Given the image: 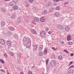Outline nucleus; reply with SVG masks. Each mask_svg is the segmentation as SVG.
Masks as SVG:
<instances>
[{
    "label": "nucleus",
    "mask_w": 74,
    "mask_h": 74,
    "mask_svg": "<svg viewBox=\"0 0 74 74\" xmlns=\"http://www.w3.org/2000/svg\"><path fill=\"white\" fill-rule=\"evenodd\" d=\"M57 28L58 29H61V30H62V29H64L63 26L62 25H60V24L57 25Z\"/></svg>",
    "instance_id": "1"
},
{
    "label": "nucleus",
    "mask_w": 74,
    "mask_h": 74,
    "mask_svg": "<svg viewBox=\"0 0 74 74\" xmlns=\"http://www.w3.org/2000/svg\"><path fill=\"white\" fill-rule=\"evenodd\" d=\"M15 5H16V3L14 2L13 1L10 2L8 3V5L9 6H12V7H13L15 6Z\"/></svg>",
    "instance_id": "2"
},
{
    "label": "nucleus",
    "mask_w": 74,
    "mask_h": 74,
    "mask_svg": "<svg viewBox=\"0 0 74 74\" xmlns=\"http://www.w3.org/2000/svg\"><path fill=\"white\" fill-rule=\"evenodd\" d=\"M40 36L41 37H44L45 36V33L44 31H42L40 32Z\"/></svg>",
    "instance_id": "3"
},
{
    "label": "nucleus",
    "mask_w": 74,
    "mask_h": 74,
    "mask_svg": "<svg viewBox=\"0 0 74 74\" xmlns=\"http://www.w3.org/2000/svg\"><path fill=\"white\" fill-rule=\"evenodd\" d=\"M0 44L2 45H4L5 44V42L4 39H1L0 40Z\"/></svg>",
    "instance_id": "4"
},
{
    "label": "nucleus",
    "mask_w": 74,
    "mask_h": 74,
    "mask_svg": "<svg viewBox=\"0 0 74 74\" xmlns=\"http://www.w3.org/2000/svg\"><path fill=\"white\" fill-rule=\"evenodd\" d=\"M56 64V62H55V60H53L51 61V65L52 66H55Z\"/></svg>",
    "instance_id": "5"
},
{
    "label": "nucleus",
    "mask_w": 74,
    "mask_h": 74,
    "mask_svg": "<svg viewBox=\"0 0 74 74\" xmlns=\"http://www.w3.org/2000/svg\"><path fill=\"white\" fill-rule=\"evenodd\" d=\"M31 45V42H28L26 44V47L27 48H28L30 47Z\"/></svg>",
    "instance_id": "6"
},
{
    "label": "nucleus",
    "mask_w": 74,
    "mask_h": 74,
    "mask_svg": "<svg viewBox=\"0 0 74 74\" xmlns=\"http://www.w3.org/2000/svg\"><path fill=\"white\" fill-rule=\"evenodd\" d=\"M40 20L41 22H44L45 21V18L44 17H42L40 18Z\"/></svg>",
    "instance_id": "7"
},
{
    "label": "nucleus",
    "mask_w": 74,
    "mask_h": 74,
    "mask_svg": "<svg viewBox=\"0 0 74 74\" xmlns=\"http://www.w3.org/2000/svg\"><path fill=\"white\" fill-rule=\"evenodd\" d=\"M1 11L3 13H5L6 12V9L4 8H1Z\"/></svg>",
    "instance_id": "8"
},
{
    "label": "nucleus",
    "mask_w": 74,
    "mask_h": 74,
    "mask_svg": "<svg viewBox=\"0 0 74 74\" xmlns=\"http://www.w3.org/2000/svg\"><path fill=\"white\" fill-rule=\"evenodd\" d=\"M70 30V28L69 27H66L65 28V30L66 32H69Z\"/></svg>",
    "instance_id": "9"
},
{
    "label": "nucleus",
    "mask_w": 74,
    "mask_h": 74,
    "mask_svg": "<svg viewBox=\"0 0 74 74\" xmlns=\"http://www.w3.org/2000/svg\"><path fill=\"white\" fill-rule=\"evenodd\" d=\"M73 70L71 69L68 71V74H73Z\"/></svg>",
    "instance_id": "10"
},
{
    "label": "nucleus",
    "mask_w": 74,
    "mask_h": 74,
    "mask_svg": "<svg viewBox=\"0 0 74 74\" xmlns=\"http://www.w3.org/2000/svg\"><path fill=\"white\" fill-rule=\"evenodd\" d=\"M6 44L8 46H10L11 45V42L10 41H8L6 42Z\"/></svg>",
    "instance_id": "11"
},
{
    "label": "nucleus",
    "mask_w": 74,
    "mask_h": 74,
    "mask_svg": "<svg viewBox=\"0 0 74 74\" xmlns=\"http://www.w3.org/2000/svg\"><path fill=\"white\" fill-rule=\"evenodd\" d=\"M31 32L32 34H36V32L34 29H31Z\"/></svg>",
    "instance_id": "12"
},
{
    "label": "nucleus",
    "mask_w": 74,
    "mask_h": 74,
    "mask_svg": "<svg viewBox=\"0 0 74 74\" xmlns=\"http://www.w3.org/2000/svg\"><path fill=\"white\" fill-rule=\"evenodd\" d=\"M54 16H56V17H59L60 16L59 13L58 12H56L54 14Z\"/></svg>",
    "instance_id": "13"
},
{
    "label": "nucleus",
    "mask_w": 74,
    "mask_h": 74,
    "mask_svg": "<svg viewBox=\"0 0 74 74\" xmlns=\"http://www.w3.org/2000/svg\"><path fill=\"white\" fill-rule=\"evenodd\" d=\"M42 48H43V46L42 45H40L39 48V51H42Z\"/></svg>",
    "instance_id": "14"
},
{
    "label": "nucleus",
    "mask_w": 74,
    "mask_h": 74,
    "mask_svg": "<svg viewBox=\"0 0 74 74\" xmlns=\"http://www.w3.org/2000/svg\"><path fill=\"white\" fill-rule=\"evenodd\" d=\"M5 24V23L4 21H2L1 22V26H4Z\"/></svg>",
    "instance_id": "15"
},
{
    "label": "nucleus",
    "mask_w": 74,
    "mask_h": 74,
    "mask_svg": "<svg viewBox=\"0 0 74 74\" xmlns=\"http://www.w3.org/2000/svg\"><path fill=\"white\" fill-rule=\"evenodd\" d=\"M67 40L68 41L71 40V36H70V35L68 36L67 37Z\"/></svg>",
    "instance_id": "16"
},
{
    "label": "nucleus",
    "mask_w": 74,
    "mask_h": 74,
    "mask_svg": "<svg viewBox=\"0 0 74 74\" xmlns=\"http://www.w3.org/2000/svg\"><path fill=\"white\" fill-rule=\"evenodd\" d=\"M24 21L25 22H28L29 21V19L28 18H25Z\"/></svg>",
    "instance_id": "17"
},
{
    "label": "nucleus",
    "mask_w": 74,
    "mask_h": 74,
    "mask_svg": "<svg viewBox=\"0 0 74 74\" xmlns=\"http://www.w3.org/2000/svg\"><path fill=\"white\" fill-rule=\"evenodd\" d=\"M34 21H35L36 22H38L39 21V19L37 18H34Z\"/></svg>",
    "instance_id": "18"
},
{
    "label": "nucleus",
    "mask_w": 74,
    "mask_h": 74,
    "mask_svg": "<svg viewBox=\"0 0 74 74\" xmlns=\"http://www.w3.org/2000/svg\"><path fill=\"white\" fill-rule=\"evenodd\" d=\"M20 23H21V21L18 20L17 21L16 23V25H18Z\"/></svg>",
    "instance_id": "19"
},
{
    "label": "nucleus",
    "mask_w": 74,
    "mask_h": 74,
    "mask_svg": "<svg viewBox=\"0 0 74 74\" xmlns=\"http://www.w3.org/2000/svg\"><path fill=\"white\" fill-rule=\"evenodd\" d=\"M51 2H49L48 3V4H47L46 5V7H48L49 5H51Z\"/></svg>",
    "instance_id": "20"
},
{
    "label": "nucleus",
    "mask_w": 74,
    "mask_h": 74,
    "mask_svg": "<svg viewBox=\"0 0 74 74\" xmlns=\"http://www.w3.org/2000/svg\"><path fill=\"white\" fill-rule=\"evenodd\" d=\"M0 62L1 63H3V64H4V60H3L2 59H0Z\"/></svg>",
    "instance_id": "21"
},
{
    "label": "nucleus",
    "mask_w": 74,
    "mask_h": 74,
    "mask_svg": "<svg viewBox=\"0 0 74 74\" xmlns=\"http://www.w3.org/2000/svg\"><path fill=\"white\" fill-rule=\"evenodd\" d=\"M17 8H18V6L17 5H16L13 8V9L14 10H16Z\"/></svg>",
    "instance_id": "22"
},
{
    "label": "nucleus",
    "mask_w": 74,
    "mask_h": 74,
    "mask_svg": "<svg viewBox=\"0 0 74 74\" xmlns=\"http://www.w3.org/2000/svg\"><path fill=\"white\" fill-rule=\"evenodd\" d=\"M42 52H41V51H40L39 53V56H42Z\"/></svg>",
    "instance_id": "23"
},
{
    "label": "nucleus",
    "mask_w": 74,
    "mask_h": 74,
    "mask_svg": "<svg viewBox=\"0 0 74 74\" xmlns=\"http://www.w3.org/2000/svg\"><path fill=\"white\" fill-rule=\"evenodd\" d=\"M44 53L45 55H46L47 53V49H45L44 50Z\"/></svg>",
    "instance_id": "24"
},
{
    "label": "nucleus",
    "mask_w": 74,
    "mask_h": 74,
    "mask_svg": "<svg viewBox=\"0 0 74 74\" xmlns=\"http://www.w3.org/2000/svg\"><path fill=\"white\" fill-rule=\"evenodd\" d=\"M9 29L10 30H14V28L12 27H9Z\"/></svg>",
    "instance_id": "25"
},
{
    "label": "nucleus",
    "mask_w": 74,
    "mask_h": 74,
    "mask_svg": "<svg viewBox=\"0 0 74 74\" xmlns=\"http://www.w3.org/2000/svg\"><path fill=\"white\" fill-rule=\"evenodd\" d=\"M27 42H31V40L29 38H27Z\"/></svg>",
    "instance_id": "26"
},
{
    "label": "nucleus",
    "mask_w": 74,
    "mask_h": 74,
    "mask_svg": "<svg viewBox=\"0 0 74 74\" xmlns=\"http://www.w3.org/2000/svg\"><path fill=\"white\" fill-rule=\"evenodd\" d=\"M12 1L15 3H18V0H12Z\"/></svg>",
    "instance_id": "27"
},
{
    "label": "nucleus",
    "mask_w": 74,
    "mask_h": 74,
    "mask_svg": "<svg viewBox=\"0 0 74 74\" xmlns=\"http://www.w3.org/2000/svg\"><path fill=\"white\" fill-rule=\"evenodd\" d=\"M14 37H15V38H16V39L18 38V36L16 34L14 35Z\"/></svg>",
    "instance_id": "28"
},
{
    "label": "nucleus",
    "mask_w": 74,
    "mask_h": 74,
    "mask_svg": "<svg viewBox=\"0 0 74 74\" xmlns=\"http://www.w3.org/2000/svg\"><path fill=\"white\" fill-rule=\"evenodd\" d=\"M58 59L59 60H62V56H60L58 57Z\"/></svg>",
    "instance_id": "29"
},
{
    "label": "nucleus",
    "mask_w": 74,
    "mask_h": 74,
    "mask_svg": "<svg viewBox=\"0 0 74 74\" xmlns=\"http://www.w3.org/2000/svg\"><path fill=\"white\" fill-rule=\"evenodd\" d=\"M47 10H45L43 12L42 14L44 15L45 13H47Z\"/></svg>",
    "instance_id": "30"
},
{
    "label": "nucleus",
    "mask_w": 74,
    "mask_h": 74,
    "mask_svg": "<svg viewBox=\"0 0 74 74\" xmlns=\"http://www.w3.org/2000/svg\"><path fill=\"white\" fill-rule=\"evenodd\" d=\"M16 16V14H14L12 16V18L13 19V18H14Z\"/></svg>",
    "instance_id": "31"
},
{
    "label": "nucleus",
    "mask_w": 74,
    "mask_h": 74,
    "mask_svg": "<svg viewBox=\"0 0 74 74\" xmlns=\"http://www.w3.org/2000/svg\"><path fill=\"white\" fill-rule=\"evenodd\" d=\"M9 54L10 55H11V56H14V53H12V52H10L9 53Z\"/></svg>",
    "instance_id": "32"
},
{
    "label": "nucleus",
    "mask_w": 74,
    "mask_h": 74,
    "mask_svg": "<svg viewBox=\"0 0 74 74\" xmlns=\"http://www.w3.org/2000/svg\"><path fill=\"white\" fill-rule=\"evenodd\" d=\"M7 35H8V36H10V35H11V32H8V33H7Z\"/></svg>",
    "instance_id": "33"
},
{
    "label": "nucleus",
    "mask_w": 74,
    "mask_h": 74,
    "mask_svg": "<svg viewBox=\"0 0 74 74\" xmlns=\"http://www.w3.org/2000/svg\"><path fill=\"white\" fill-rule=\"evenodd\" d=\"M26 40H27V38H24L23 39V41H24V42H25V41H26Z\"/></svg>",
    "instance_id": "34"
},
{
    "label": "nucleus",
    "mask_w": 74,
    "mask_h": 74,
    "mask_svg": "<svg viewBox=\"0 0 74 74\" xmlns=\"http://www.w3.org/2000/svg\"><path fill=\"white\" fill-rule=\"evenodd\" d=\"M46 65H47L48 64V59L47 60H46Z\"/></svg>",
    "instance_id": "35"
},
{
    "label": "nucleus",
    "mask_w": 74,
    "mask_h": 74,
    "mask_svg": "<svg viewBox=\"0 0 74 74\" xmlns=\"http://www.w3.org/2000/svg\"><path fill=\"white\" fill-rule=\"evenodd\" d=\"M32 23H33V24H36V22L34 20L33 21Z\"/></svg>",
    "instance_id": "36"
},
{
    "label": "nucleus",
    "mask_w": 74,
    "mask_h": 74,
    "mask_svg": "<svg viewBox=\"0 0 74 74\" xmlns=\"http://www.w3.org/2000/svg\"><path fill=\"white\" fill-rule=\"evenodd\" d=\"M28 74H33V73H32V71H29Z\"/></svg>",
    "instance_id": "37"
},
{
    "label": "nucleus",
    "mask_w": 74,
    "mask_h": 74,
    "mask_svg": "<svg viewBox=\"0 0 74 74\" xmlns=\"http://www.w3.org/2000/svg\"><path fill=\"white\" fill-rule=\"evenodd\" d=\"M56 10H59V9H60V8H59V7H57L56 8Z\"/></svg>",
    "instance_id": "38"
},
{
    "label": "nucleus",
    "mask_w": 74,
    "mask_h": 74,
    "mask_svg": "<svg viewBox=\"0 0 74 74\" xmlns=\"http://www.w3.org/2000/svg\"><path fill=\"white\" fill-rule=\"evenodd\" d=\"M74 65H72L70 67L69 69H70V68H74Z\"/></svg>",
    "instance_id": "39"
},
{
    "label": "nucleus",
    "mask_w": 74,
    "mask_h": 74,
    "mask_svg": "<svg viewBox=\"0 0 74 74\" xmlns=\"http://www.w3.org/2000/svg\"><path fill=\"white\" fill-rule=\"evenodd\" d=\"M29 1L30 3H32L34 1V0H29Z\"/></svg>",
    "instance_id": "40"
},
{
    "label": "nucleus",
    "mask_w": 74,
    "mask_h": 74,
    "mask_svg": "<svg viewBox=\"0 0 74 74\" xmlns=\"http://www.w3.org/2000/svg\"><path fill=\"white\" fill-rule=\"evenodd\" d=\"M0 71L2 72H3V73H5V71H4V70H3V69H0Z\"/></svg>",
    "instance_id": "41"
},
{
    "label": "nucleus",
    "mask_w": 74,
    "mask_h": 74,
    "mask_svg": "<svg viewBox=\"0 0 74 74\" xmlns=\"http://www.w3.org/2000/svg\"><path fill=\"white\" fill-rule=\"evenodd\" d=\"M28 6H29V3H27V4L26 5V7H27Z\"/></svg>",
    "instance_id": "42"
},
{
    "label": "nucleus",
    "mask_w": 74,
    "mask_h": 74,
    "mask_svg": "<svg viewBox=\"0 0 74 74\" xmlns=\"http://www.w3.org/2000/svg\"><path fill=\"white\" fill-rule=\"evenodd\" d=\"M53 10V8H52L50 9L49 11H52Z\"/></svg>",
    "instance_id": "43"
},
{
    "label": "nucleus",
    "mask_w": 74,
    "mask_h": 74,
    "mask_svg": "<svg viewBox=\"0 0 74 74\" xmlns=\"http://www.w3.org/2000/svg\"><path fill=\"white\" fill-rule=\"evenodd\" d=\"M4 56L5 58H7V54H4Z\"/></svg>",
    "instance_id": "44"
},
{
    "label": "nucleus",
    "mask_w": 74,
    "mask_h": 74,
    "mask_svg": "<svg viewBox=\"0 0 74 74\" xmlns=\"http://www.w3.org/2000/svg\"><path fill=\"white\" fill-rule=\"evenodd\" d=\"M68 43H69V45H72L73 44V43L72 42H69Z\"/></svg>",
    "instance_id": "45"
},
{
    "label": "nucleus",
    "mask_w": 74,
    "mask_h": 74,
    "mask_svg": "<svg viewBox=\"0 0 74 74\" xmlns=\"http://www.w3.org/2000/svg\"><path fill=\"white\" fill-rule=\"evenodd\" d=\"M49 67H50V66H47V70H49Z\"/></svg>",
    "instance_id": "46"
},
{
    "label": "nucleus",
    "mask_w": 74,
    "mask_h": 74,
    "mask_svg": "<svg viewBox=\"0 0 74 74\" xmlns=\"http://www.w3.org/2000/svg\"><path fill=\"white\" fill-rule=\"evenodd\" d=\"M64 51H65V52H66L67 53H69V52L67 51L66 49L64 50Z\"/></svg>",
    "instance_id": "47"
},
{
    "label": "nucleus",
    "mask_w": 74,
    "mask_h": 74,
    "mask_svg": "<svg viewBox=\"0 0 74 74\" xmlns=\"http://www.w3.org/2000/svg\"><path fill=\"white\" fill-rule=\"evenodd\" d=\"M17 56H18V57H19L21 55H20V54H18V53H17Z\"/></svg>",
    "instance_id": "48"
},
{
    "label": "nucleus",
    "mask_w": 74,
    "mask_h": 74,
    "mask_svg": "<svg viewBox=\"0 0 74 74\" xmlns=\"http://www.w3.org/2000/svg\"><path fill=\"white\" fill-rule=\"evenodd\" d=\"M73 63V62H70V64H69V66H70V65H71V64H72V63Z\"/></svg>",
    "instance_id": "49"
},
{
    "label": "nucleus",
    "mask_w": 74,
    "mask_h": 74,
    "mask_svg": "<svg viewBox=\"0 0 74 74\" xmlns=\"http://www.w3.org/2000/svg\"><path fill=\"white\" fill-rule=\"evenodd\" d=\"M53 49V50H54V51H56V49H55V47H53L52 48Z\"/></svg>",
    "instance_id": "50"
},
{
    "label": "nucleus",
    "mask_w": 74,
    "mask_h": 74,
    "mask_svg": "<svg viewBox=\"0 0 74 74\" xmlns=\"http://www.w3.org/2000/svg\"><path fill=\"white\" fill-rule=\"evenodd\" d=\"M54 1H57V2H58V1H60L59 0H54Z\"/></svg>",
    "instance_id": "51"
},
{
    "label": "nucleus",
    "mask_w": 74,
    "mask_h": 74,
    "mask_svg": "<svg viewBox=\"0 0 74 74\" xmlns=\"http://www.w3.org/2000/svg\"><path fill=\"white\" fill-rule=\"evenodd\" d=\"M73 55H74V54H73V53H71V56H73Z\"/></svg>",
    "instance_id": "52"
},
{
    "label": "nucleus",
    "mask_w": 74,
    "mask_h": 74,
    "mask_svg": "<svg viewBox=\"0 0 74 74\" xmlns=\"http://www.w3.org/2000/svg\"><path fill=\"white\" fill-rule=\"evenodd\" d=\"M46 30L47 32H48V30H49V29H48V28H46Z\"/></svg>",
    "instance_id": "53"
},
{
    "label": "nucleus",
    "mask_w": 74,
    "mask_h": 74,
    "mask_svg": "<svg viewBox=\"0 0 74 74\" xmlns=\"http://www.w3.org/2000/svg\"><path fill=\"white\" fill-rule=\"evenodd\" d=\"M69 3V2H67V3L65 2L64 3V5H66V4H68Z\"/></svg>",
    "instance_id": "54"
},
{
    "label": "nucleus",
    "mask_w": 74,
    "mask_h": 74,
    "mask_svg": "<svg viewBox=\"0 0 74 74\" xmlns=\"http://www.w3.org/2000/svg\"><path fill=\"white\" fill-rule=\"evenodd\" d=\"M48 33L49 34H51V32H50V31H49L48 32Z\"/></svg>",
    "instance_id": "55"
},
{
    "label": "nucleus",
    "mask_w": 74,
    "mask_h": 74,
    "mask_svg": "<svg viewBox=\"0 0 74 74\" xmlns=\"http://www.w3.org/2000/svg\"><path fill=\"white\" fill-rule=\"evenodd\" d=\"M20 74H24V73H23V72H21L20 73Z\"/></svg>",
    "instance_id": "56"
},
{
    "label": "nucleus",
    "mask_w": 74,
    "mask_h": 74,
    "mask_svg": "<svg viewBox=\"0 0 74 74\" xmlns=\"http://www.w3.org/2000/svg\"><path fill=\"white\" fill-rule=\"evenodd\" d=\"M54 5H55V6L56 5H57V4H56V3H54Z\"/></svg>",
    "instance_id": "57"
},
{
    "label": "nucleus",
    "mask_w": 74,
    "mask_h": 74,
    "mask_svg": "<svg viewBox=\"0 0 74 74\" xmlns=\"http://www.w3.org/2000/svg\"><path fill=\"white\" fill-rule=\"evenodd\" d=\"M10 0H5V1H10Z\"/></svg>",
    "instance_id": "58"
},
{
    "label": "nucleus",
    "mask_w": 74,
    "mask_h": 74,
    "mask_svg": "<svg viewBox=\"0 0 74 74\" xmlns=\"http://www.w3.org/2000/svg\"><path fill=\"white\" fill-rule=\"evenodd\" d=\"M53 8V10H55L56 9V8Z\"/></svg>",
    "instance_id": "59"
},
{
    "label": "nucleus",
    "mask_w": 74,
    "mask_h": 74,
    "mask_svg": "<svg viewBox=\"0 0 74 74\" xmlns=\"http://www.w3.org/2000/svg\"><path fill=\"white\" fill-rule=\"evenodd\" d=\"M1 68H2L1 66H0V68L1 69Z\"/></svg>",
    "instance_id": "60"
},
{
    "label": "nucleus",
    "mask_w": 74,
    "mask_h": 74,
    "mask_svg": "<svg viewBox=\"0 0 74 74\" xmlns=\"http://www.w3.org/2000/svg\"><path fill=\"white\" fill-rule=\"evenodd\" d=\"M62 44H63V42H62Z\"/></svg>",
    "instance_id": "61"
},
{
    "label": "nucleus",
    "mask_w": 74,
    "mask_h": 74,
    "mask_svg": "<svg viewBox=\"0 0 74 74\" xmlns=\"http://www.w3.org/2000/svg\"><path fill=\"white\" fill-rule=\"evenodd\" d=\"M7 74H9V72H8V73H7Z\"/></svg>",
    "instance_id": "62"
},
{
    "label": "nucleus",
    "mask_w": 74,
    "mask_h": 74,
    "mask_svg": "<svg viewBox=\"0 0 74 74\" xmlns=\"http://www.w3.org/2000/svg\"><path fill=\"white\" fill-rule=\"evenodd\" d=\"M42 74H44V73H43V72H42Z\"/></svg>",
    "instance_id": "63"
},
{
    "label": "nucleus",
    "mask_w": 74,
    "mask_h": 74,
    "mask_svg": "<svg viewBox=\"0 0 74 74\" xmlns=\"http://www.w3.org/2000/svg\"><path fill=\"white\" fill-rule=\"evenodd\" d=\"M5 69H7V68H5Z\"/></svg>",
    "instance_id": "64"
}]
</instances>
